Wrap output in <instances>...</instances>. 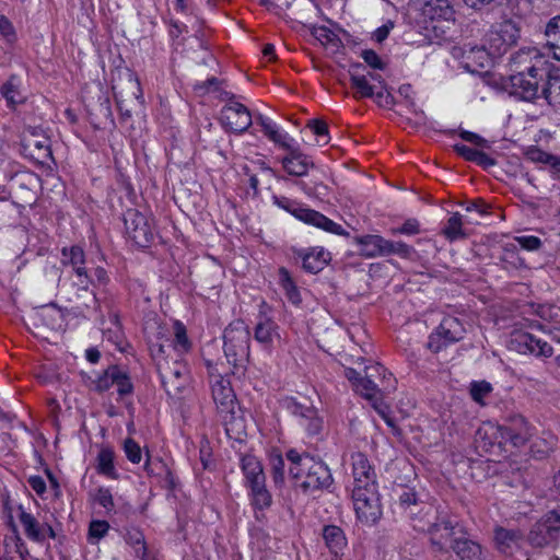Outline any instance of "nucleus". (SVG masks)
<instances>
[{
	"label": "nucleus",
	"mask_w": 560,
	"mask_h": 560,
	"mask_svg": "<svg viewBox=\"0 0 560 560\" xmlns=\"http://www.w3.org/2000/svg\"><path fill=\"white\" fill-rule=\"evenodd\" d=\"M501 440V427L492 424L490 422L481 425L475 436V443L477 448H480L482 452H491L495 445H501L503 442Z\"/></svg>",
	"instance_id": "25"
},
{
	"label": "nucleus",
	"mask_w": 560,
	"mask_h": 560,
	"mask_svg": "<svg viewBox=\"0 0 560 560\" xmlns=\"http://www.w3.org/2000/svg\"><path fill=\"white\" fill-rule=\"evenodd\" d=\"M451 549L463 560H483L481 546L464 536L454 538Z\"/></svg>",
	"instance_id": "30"
},
{
	"label": "nucleus",
	"mask_w": 560,
	"mask_h": 560,
	"mask_svg": "<svg viewBox=\"0 0 560 560\" xmlns=\"http://www.w3.org/2000/svg\"><path fill=\"white\" fill-rule=\"evenodd\" d=\"M464 4L475 11H485L502 2V0H463Z\"/></svg>",
	"instance_id": "54"
},
{
	"label": "nucleus",
	"mask_w": 560,
	"mask_h": 560,
	"mask_svg": "<svg viewBox=\"0 0 560 560\" xmlns=\"http://www.w3.org/2000/svg\"><path fill=\"white\" fill-rule=\"evenodd\" d=\"M117 365H112L106 369L102 375H100L94 381V389L98 393H104L108 390L115 383V378H117Z\"/></svg>",
	"instance_id": "44"
},
{
	"label": "nucleus",
	"mask_w": 560,
	"mask_h": 560,
	"mask_svg": "<svg viewBox=\"0 0 560 560\" xmlns=\"http://www.w3.org/2000/svg\"><path fill=\"white\" fill-rule=\"evenodd\" d=\"M511 346L520 353H533L537 357L549 358L553 353L552 347L544 340L534 337L532 334L518 331L513 334Z\"/></svg>",
	"instance_id": "16"
},
{
	"label": "nucleus",
	"mask_w": 560,
	"mask_h": 560,
	"mask_svg": "<svg viewBox=\"0 0 560 560\" xmlns=\"http://www.w3.org/2000/svg\"><path fill=\"white\" fill-rule=\"evenodd\" d=\"M117 378H115L114 385L117 386L118 394L120 396L129 395L132 393V384L129 376L117 366Z\"/></svg>",
	"instance_id": "50"
},
{
	"label": "nucleus",
	"mask_w": 560,
	"mask_h": 560,
	"mask_svg": "<svg viewBox=\"0 0 560 560\" xmlns=\"http://www.w3.org/2000/svg\"><path fill=\"white\" fill-rule=\"evenodd\" d=\"M1 94L7 100L8 105L12 107L25 101V96L20 91V80L16 75H11L2 85Z\"/></svg>",
	"instance_id": "37"
},
{
	"label": "nucleus",
	"mask_w": 560,
	"mask_h": 560,
	"mask_svg": "<svg viewBox=\"0 0 560 560\" xmlns=\"http://www.w3.org/2000/svg\"><path fill=\"white\" fill-rule=\"evenodd\" d=\"M285 408L299 418V423L310 435H316L320 432L323 421L317 415V410L310 402L298 401L295 398L284 400Z\"/></svg>",
	"instance_id": "13"
},
{
	"label": "nucleus",
	"mask_w": 560,
	"mask_h": 560,
	"mask_svg": "<svg viewBox=\"0 0 560 560\" xmlns=\"http://www.w3.org/2000/svg\"><path fill=\"white\" fill-rule=\"evenodd\" d=\"M67 295L70 302H75L80 298H84L82 305H78L77 308L80 313H84L85 310H96L97 299L96 294L89 290L90 285L93 284L92 278L89 276L88 270L71 271L68 276Z\"/></svg>",
	"instance_id": "6"
},
{
	"label": "nucleus",
	"mask_w": 560,
	"mask_h": 560,
	"mask_svg": "<svg viewBox=\"0 0 560 560\" xmlns=\"http://www.w3.org/2000/svg\"><path fill=\"white\" fill-rule=\"evenodd\" d=\"M510 66L512 74H539L547 72L545 57L536 47L521 48L512 56Z\"/></svg>",
	"instance_id": "9"
},
{
	"label": "nucleus",
	"mask_w": 560,
	"mask_h": 560,
	"mask_svg": "<svg viewBox=\"0 0 560 560\" xmlns=\"http://www.w3.org/2000/svg\"><path fill=\"white\" fill-rule=\"evenodd\" d=\"M360 245V254L364 257L371 258L383 256V244L385 238L380 235H364L355 238Z\"/></svg>",
	"instance_id": "36"
},
{
	"label": "nucleus",
	"mask_w": 560,
	"mask_h": 560,
	"mask_svg": "<svg viewBox=\"0 0 560 560\" xmlns=\"http://www.w3.org/2000/svg\"><path fill=\"white\" fill-rule=\"evenodd\" d=\"M271 468L273 474V480L276 483L283 482L284 479V460L281 455H278L271 460Z\"/></svg>",
	"instance_id": "57"
},
{
	"label": "nucleus",
	"mask_w": 560,
	"mask_h": 560,
	"mask_svg": "<svg viewBox=\"0 0 560 560\" xmlns=\"http://www.w3.org/2000/svg\"><path fill=\"white\" fill-rule=\"evenodd\" d=\"M352 468L354 487H376L375 471L364 454L357 453L352 456Z\"/></svg>",
	"instance_id": "21"
},
{
	"label": "nucleus",
	"mask_w": 560,
	"mask_h": 560,
	"mask_svg": "<svg viewBox=\"0 0 560 560\" xmlns=\"http://www.w3.org/2000/svg\"><path fill=\"white\" fill-rule=\"evenodd\" d=\"M159 371L162 384L170 396H177L188 384L186 366L180 362L160 365Z\"/></svg>",
	"instance_id": "14"
},
{
	"label": "nucleus",
	"mask_w": 560,
	"mask_h": 560,
	"mask_svg": "<svg viewBox=\"0 0 560 560\" xmlns=\"http://www.w3.org/2000/svg\"><path fill=\"white\" fill-rule=\"evenodd\" d=\"M94 500L106 511H112L115 506L113 495L107 488H98L94 494Z\"/></svg>",
	"instance_id": "52"
},
{
	"label": "nucleus",
	"mask_w": 560,
	"mask_h": 560,
	"mask_svg": "<svg viewBox=\"0 0 560 560\" xmlns=\"http://www.w3.org/2000/svg\"><path fill=\"white\" fill-rule=\"evenodd\" d=\"M523 538V532L517 528L495 526L493 529L494 547L503 555H513L517 549H520Z\"/></svg>",
	"instance_id": "18"
},
{
	"label": "nucleus",
	"mask_w": 560,
	"mask_h": 560,
	"mask_svg": "<svg viewBox=\"0 0 560 560\" xmlns=\"http://www.w3.org/2000/svg\"><path fill=\"white\" fill-rule=\"evenodd\" d=\"M279 277H280V283H281L282 288L285 290V293H287L289 300L292 303L298 304L301 301L300 293L298 291V288H296L294 281L292 280L289 271L285 268H280Z\"/></svg>",
	"instance_id": "43"
},
{
	"label": "nucleus",
	"mask_w": 560,
	"mask_h": 560,
	"mask_svg": "<svg viewBox=\"0 0 560 560\" xmlns=\"http://www.w3.org/2000/svg\"><path fill=\"white\" fill-rule=\"evenodd\" d=\"M306 454H300L295 450H290L287 453V458L290 462L289 474L296 481L302 482V480H306L307 469H305L302 464L304 463Z\"/></svg>",
	"instance_id": "39"
},
{
	"label": "nucleus",
	"mask_w": 560,
	"mask_h": 560,
	"mask_svg": "<svg viewBox=\"0 0 560 560\" xmlns=\"http://www.w3.org/2000/svg\"><path fill=\"white\" fill-rule=\"evenodd\" d=\"M254 337L264 347L269 348L280 339L279 326L271 318H261L255 327Z\"/></svg>",
	"instance_id": "26"
},
{
	"label": "nucleus",
	"mask_w": 560,
	"mask_h": 560,
	"mask_svg": "<svg viewBox=\"0 0 560 560\" xmlns=\"http://www.w3.org/2000/svg\"><path fill=\"white\" fill-rule=\"evenodd\" d=\"M252 503L257 510H264L271 505L272 497L266 489L265 482L250 486Z\"/></svg>",
	"instance_id": "41"
},
{
	"label": "nucleus",
	"mask_w": 560,
	"mask_h": 560,
	"mask_svg": "<svg viewBox=\"0 0 560 560\" xmlns=\"http://www.w3.org/2000/svg\"><path fill=\"white\" fill-rule=\"evenodd\" d=\"M361 57L363 60L374 69H383L384 63L380 59L378 55L372 49L362 50Z\"/></svg>",
	"instance_id": "62"
},
{
	"label": "nucleus",
	"mask_w": 560,
	"mask_h": 560,
	"mask_svg": "<svg viewBox=\"0 0 560 560\" xmlns=\"http://www.w3.org/2000/svg\"><path fill=\"white\" fill-rule=\"evenodd\" d=\"M19 520L26 537L33 541L43 542L47 537L51 539L56 537L54 528L48 523L40 524L31 513L21 511Z\"/></svg>",
	"instance_id": "19"
},
{
	"label": "nucleus",
	"mask_w": 560,
	"mask_h": 560,
	"mask_svg": "<svg viewBox=\"0 0 560 560\" xmlns=\"http://www.w3.org/2000/svg\"><path fill=\"white\" fill-rule=\"evenodd\" d=\"M280 207L291 212L296 219L312 224L316 228H320L327 232H331L334 234L342 235L345 234L341 225L335 223L324 214L307 208L300 207L288 199L281 200L278 202Z\"/></svg>",
	"instance_id": "11"
},
{
	"label": "nucleus",
	"mask_w": 560,
	"mask_h": 560,
	"mask_svg": "<svg viewBox=\"0 0 560 560\" xmlns=\"http://www.w3.org/2000/svg\"><path fill=\"white\" fill-rule=\"evenodd\" d=\"M430 541L438 551H447L454 541L453 526L450 522L430 524L428 527Z\"/></svg>",
	"instance_id": "24"
},
{
	"label": "nucleus",
	"mask_w": 560,
	"mask_h": 560,
	"mask_svg": "<svg viewBox=\"0 0 560 560\" xmlns=\"http://www.w3.org/2000/svg\"><path fill=\"white\" fill-rule=\"evenodd\" d=\"M109 529V524L106 521H93L90 524L89 534L92 538L100 539L104 537Z\"/></svg>",
	"instance_id": "55"
},
{
	"label": "nucleus",
	"mask_w": 560,
	"mask_h": 560,
	"mask_svg": "<svg viewBox=\"0 0 560 560\" xmlns=\"http://www.w3.org/2000/svg\"><path fill=\"white\" fill-rule=\"evenodd\" d=\"M423 15L431 22V30L441 38L455 25L456 13L448 0H427L422 8Z\"/></svg>",
	"instance_id": "4"
},
{
	"label": "nucleus",
	"mask_w": 560,
	"mask_h": 560,
	"mask_svg": "<svg viewBox=\"0 0 560 560\" xmlns=\"http://www.w3.org/2000/svg\"><path fill=\"white\" fill-rule=\"evenodd\" d=\"M98 471L107 477L115 478L114 454L109 450H102L97 456Z\"/></svg>",
	"instance_id": "45"
},
{
	"label": "nucleus",
	"mask_w": 560,
	"mask_h": 560,
	"mask_svg": "<svg viewBox=\"0 0 560 560\" xmlns=\"http://www.w3.org/2000/svg\"><path fill=\"white\" fill-rule=\"evenodd\" d=\"M526 156L532 162L544 164H550L555 160L553 155L534 147L527 150Z\"/></svg>",
	"instance_id": "53"
},
{
	"label": "nucleus",
	"mask_w": 560,
	"mask_h": 560,
	"mask_svg": "<svg viewBox=\"0 0 560 560\" xmlns=\"http://www.w3.org/2000/svg\"><path fill=\"white\" fill-rule=\"evenodd\" d=\"M545 48L560 61V15L551 18L545 25Z\"/></svg>",
	"instance_id": "29"
},
{
	"label": "nucleus",
	"mask_w": 560,
	"mask_h": 560,
	"mask_svg": "<svg viewBox=\"0 0 560 560\" xmlns=\"http://www.w3.org/2000/svg\"><path fill=\"white\" fill-rule=\"evenodd\" d=\"M465 329L462 323L453 316L444 317L438 329L429 337L428 348L432 352H440L450 343L464 338Z\"/></svg>",
	"instance_id": "8"
},
{
	"label": "nucleus",
	"mask_w": 560,
	"mask_h": 560,
	"mask_svg": "<svg viewBox=\"0 0 560 560\" xmlns=\"http://www.w3.org/2000/svg\"><path fill=\"white\" fill-rule=\"evenodd\" d=\"M373 372H377L380 374L381 372H385V369L377 363L371 366H365L364 376L360 378L354 388L361 396L370 400L372 405L375 401L383 402L380 398V390L377 389V385L372 381V377L374 376Z\"/></svg>",
	"instance_id": "22"
},
{
	"label": "nucleus",
	"mask_w": 560,
	"mask_h": 560,
	"mask_svg": "<svg viewBox=\"0 0 560 560\" xmlns=\"http://www.w3.org/2000/svg\"><path fill=\"white\" fill-rule=\"evenodd\" d=\"M442 233L451 242L467 237V234L463 229L462 215L458 212H455L450 217Z\"/></svg>",
	"instance_id": "40"
},
{
	"label": "nucleus",
	"mask_w": 560,
	"mask_h": 560,
	"mask_svg": "<svg viewBox=\"0 0 560 560\" xmlns=\"http://www.w3.org/2000/svg\"><path fill=\"white\" fill-rule=\"evenodd\" d=\"M313 34L322 44L332 43L337 38V35L326 26L316 27Z\"/></svg>",
	"instance_id": "61"
},
{
	"label": "nucleus",
	"mask_w": 560,
	"mask_h": 560,
	"mask_svg": "<svg viewBox=\"0 0 560 560\" xmlns=\"http://www.w3.org/2000/svg\"><path fill=\"white\" fill-rule=\"evenodd\" d=\"M501 427V440L503 443H511L515 447L523 446L532 436V429L526 419L521 415L512 416Z\"/></svg>",
	"instance_id": "15"
},
{
	"label": "nucleus",
	"mask_w": 560,
	"mask_h": 560,
	"mask_svg": "<svg viewBox=\"0 0 560 560\" xmlns=\"http://www.w3.org/2000/svg\"><path fill=\"white\" fill-rule=\"evenodd\" d=\"M352 501L358 520L364 525H374L382 516V505L376 487H353Z\"/></svg>",
	"instance_id": "3"
},
{
	"label": "nucleus",
	"mask_w": 560,
	"mask_h": 560,
	"mask_svg": "<svg viewBox=\"0 0 560 560\" xmlns=\"http://www.w3.org/2000/svg\"><path fill=\"white\" fill-rule=\"evenodd\" d=\"M492 390V386L490 383L482 381V382H474L470 385V395L471 398L478 402L483 404V398L487 397Z\"/></svg>",
	"instance_id": "48"
},
{
	"label": "nucleus",
	"mask_w": 560,
	"mask_h": 560,
	"mask_svg": "<svg viewBox=\"0 0 560 560\" xmlns=\"http://www.w3.org/2000/svg\"><path fill=\"white\" fill-rule=\"evenodd\" d=\"M0 34L9 42H12L15 38L12 23L3 15H0Z\"/></svg>",
	"instance_id": "64"
},
{
	"label": "nucleus",
	"mask_w": 560,
	"mask_h": 560,
	"mask_svg": "<svg viewBox=\"0 0 560 560\" xmlns=\"http://www.w3.org/2000/svg\"><path fill=\"white\" fill-rule=\"evenodd\" d=\"M288 155H285L282 160V166L288 172L289 175L293 176H304L307 174L310 167L314 166L313 161L305 154H303L299 149L293 148L290 144V149Z\"/></svg>",
	"instance_id": "23"
},
{
	"label": "nucleus",
	"mask_w": 560,
	"mask_h": 560,
	"mask_svg": "<svg viewBox=\"0 0 560 560\" xmlns=\"http://www.w3.org/2000/svg\"><path fill=\"white\" fill-rule=\"evenodd\" d=\"M212 398L221 413H233L236 397L228 380H215L212 384Z\"/></svg>",
	"instance_id": "20"
},
{
	"label": "nucleus",
	"mask_w": 560,
	"mask_h": 560,
	"mask_svg": "<svg viewBox=\"0 0 560 560\" xmlns=\"http://www.w3.org/2000/svg\"><path fill=\"white\" fill-rule=\"evenodd\" d=\"M413 253V248L402 242H392L385 240L383 244V256L396 254L400 257L407 258Z\"/></svg>",
	"instance_id": "47"
},
{
	"label": "nucleus",
	"mask_w": 560,
	"mask_h": 560,
	"mask_svg": "<svg viewBox=\"0 0 560 560\" xmlns=\"http://www.w3.org/2000/svg\"><path fill=\"white\" fill-rule=\"evenodd\" d=\"M420 232L419 222L416 219H408L405 223L397 229H393V234H407V235H416Z\"/></svg>",
	"instance_id": "56"
},
{
	"label": "nucleus",
	"mask_w": 560,
	"mask_h": 560,
	"mask_svg": "<svg viewBox=\"0 0 560 560\" xmlns=\"http://www.w3.org/2000/svg\"><path fill=\"white\" fill-rule=\"evenodd\" d=\"M515 241L520 244V246L527 250H537L541 247V241L537 236H518Z\"/></svg>",
	"instance_id": "58"
},
{
	"label": "nucleus",
	"mask_w": 560,
	"mask_h": 560,
	"mask_svg": "<svg viewBox=\"0 0 560 560\" xmlns=\"http://www.w3.org/2000/svg\"><path fill=\"white\" fill-rule=\"evenodd\" d=\"M244 166L253 167L256 173L260 172L264 178L272 177L275 175L273 170L261 159L252 160L249 164H245Z\"/></svg>",
	"instance_id": "60"
},
{
	"label": "nucleus",
	"mask_w": 560,
	"mask_h": 560,
	"mask_svg": "<svg viewBox=\"0 0 560 560\" xmlns=\"http://www.w3.org/2000/svg\"><path fill=\"white\" fill-rule=\"evenodd\" d=\"M220 121L225 129L238 133L247 130L253 124L249 109L235 101H230L223 106Z\"/></svg>",
	"instance_id": "12"
},
{
	"label": "nucleus",
	"mask_w": 560,
	"mask_h": 560,
	"mask_svg": "<svg viewBox=\"0 0 560 560\" xmlns=\"http://www.w3.org/2000/svg\"><path fill=\"white\" fill-rule=\"evenodd\" d=\"M558 527L551 525L546 517L544 522L537 523L530 530L528 540L534 547H544L556 539Z\"/></svg>",
	"instance_id": "27"
},
{
	"label": "nucleus",
	"mask_w": 560,
	"mask_h": 560,
	"mask_svg": "<svg viewBox=\"0 0 560 560\" xmlns=\"http://www.w3.org/2000/svg\"><path fill=\"white\" fill-rule=\"evenodd\" d=\"M242 470L248 487L265 482V474L260 462L252 455H245L241 460Z\"/></svg>",
	"instance_id": "32"
},
{
	"label": "nucleus",
	"mask_w": 560,
	"mask_h": 560,
	"mask_svg": "<svg viewBox=\"0 0 560 560\" xmlns=\"http://www.w3.org/2000/svg\"><path fill=\"white\" fill-rule=\"evenodd\" d=\"M21 144L24 154L38 163H45L51 158L50 138L40 127H25Z\"/></svg>",
	"instance_id": "5"
},
{
	"label": "nucleus",
	"mask_w": 560,
	"mask_h": 560,
	"mask_svg": "<svg viewBox=\"0 0 560 560\" xmlns=\"http://www.w3.org/2000/svg\"><path fill=\"white\" fill-rule=\"evenodd\" d=\"M224 354L236 366L249 355L250 332L241 319L232 322L224 330Z\"/></svg>",
	"instance_id": "1"
},
{
	"label": "nucleus",
	"mask_w": 560,
	"mask_h": 560,
	"mask_svg": "<svg viewBox=\"0 0 560 560\" xmlns=\"http://www.w3.org/2000/svg\"><path fill=\"white\" fill-rule=\"evenodd\" d=\"M127 542L133 546L137 556L143 558L147 553V547L144 544V536L140 530H131L127 534Z\"/></svg>",
	"instance_id": "49"
},
{
	"label": "nucleus",
	"mask_w": 560,
	"mask_h": 560,
	"mask_svg": "<svg viewBox=\"0 0 560 560\" xmlns=\"http://www.w3.org/2000/svg\"><path fill=\"white\" fill-rule=\"evenodd\" d=\"M323 538L330 552L335 556H338L347 545L342 529L335 525L324 527Z\"/></svg>",
	"instance_id": "34"
},
{
	"label": "nucleus",
	"mask_w": 560,
	"mask_h": 560,
	"mask_svg": "<svg viewBox=\"0 0 560 560\" xmlns=\"http://www.w3.org/2000/svg\"><path fill=\"white\" fill-rule=\"evenodd\" d=\"M61 265L65 268H71L73 272L86 269L83 248L77 245L63 247L61 249Z\"/></svg>",
	"instance_id": "33"
},
{
	"label": "nucleus",
	"mask_w": 560,
	"mask_h": 560,
	"mask_svg": "<svg viewBox=\"0 0 560 560\" xmlns=\"http://www.w3.org/2000/svg\"><path fill=\"white\" fill-rule=\"evenodd\" d=\"M3 546L2 560H25V556L28 553L24 541L19 535L5 537Z\"/></svg>",
	"instance_id": "35"
},
{
	"label": "nucleus",
	"mask_w": 560,
	"mask_h": 560,
	"mask_svg": "<svg viewBox=\"0 0 560 560\" xmlns=\"http://www.w3.org/2000/svg\"><path fill=\"white\" fill-rule=\"evenodd\" d=\"M303 268L312 273H317L325 268L331 259L330 253L324 248H312L307 253H300Z\"/></svg>",
	"instance_id": "31"
},
{
	"label": "nucleus",
	"mask_w": 560,
	"mask_h": 560,
	"mask_svg": "<svg viewBox=\"0 0 560 560\" xmlns=\"http://www.w3.org/2000/svg\"><path fill=\"white\" fill-rule=\"evenodd\" d=\"M490 57L494 56L489 51L485 40L481 46H471L464 49L466 67L471 71H476L477 68H486L490 63Z\"/></svg>",
	"instance_id": "28"
},
{
	"label": "nucleus",
	"mask_w": 560,
	"mask_h": 560,
	"mask_svg": "<svg viewBox=\"0 0 560 560\" xmlns=\"http://www.w3.org/2000/svg\"><path fill=\"white\" fill-rule=\"evenodd\" d=\"M261 130L265 133V136L268 137L269 140H271L276 144L280 145L283 149H290V141H292V139H289L288 135L281 133L272 121L265 125V127L261 128Z\"/></svg>",
	"instance_id": "46"
},
{
	"label": "nucleus",
	"mask_w": 560,
	"mask_h": 560,
	"mask_svg": "<svg viewBox=\"0 0 560 560\" xmlns=\"http://www.w3.org/2000/svg\"><path fill=\"white\" fill-rule=\"evenodd\" d=\"M520 37L521 30L517 23L512 20H503L491 25L485 42L493 56H501L516 45Z\"/></svg>",
	"instance_id": "2"
},
{
	"label": "nucleus",
	"mask_w": 560,
	"mask_h": 560,
	"mask_svg": "<svg viewBox=\"0 0 560 560\" xmlns=\"http://www.w3.org/2000/svg\"><path fill=\"white\" fill-rule=\"evenodd\" d=\"M459 136L463 140H465L467 142H471V143L476 144L477 147L487 148V149L490 148V142L487 139H483L482 137H480L479 135H477L475 132L463 130V131H460Z\"/></svg>",
	"instance_id": "59"
},
{
	"label": "nucleus",
	"mask_w": 560,
	"mask_h": 560,
	"mask_svg": "<svg viewBox=\"0 0 560 560\" xmlns=\"http://www.w3.org/2000/svg\"><path fill=\"white\" fill-rule=\"evenodd\" d=\"M302 466L307 469L306 480L299 482V487L305 492H312L328 488L332 483L329 468L313 456L305 455Z\"/></svg>",
	"instance_id": "10"
},
{
	"label": "nucleus",
	"mask_w": 560,
	"mask_h": 560,
	"mask_svg": "<svg viewBox=\"0 0 560 560\" xmlns=\"http://www.w3.org/2000/svg\"><path fill=\"white\" fill-rule=\"evenodd\" d=\"M454 151L466 161L475 162L479 150L469 148L465 144H455Z\"/></svg>",
	"instance_id": "63"
},
{
	"label": "nucleus",
	"mask_w": 560,
	"mask_h": 560,
	"mask_svg": "<svg viewBox=\"0 0 560 560\" xmlns=\"http://www.w3.org/2000/svg\"><path fill=\"white\" fill-rule=\"evenodd\" d=\"M542 94L549 103L560 104V73L556 71L548 75L546 85L542 88Z\"/></svg>",
	"instance_id": "42"
},
{
	"label": "nucleus",
	"mask_w": 560,
	"mask_h": 560,
	"mask_svg": "<svg viewBox=\"0 0 560 560\" xmlns=\"http://www.w3.org/2000/svg\"><path fill=\"white\" fill-rule=\"evenodd\" d=\"M350 84L351 89L354 90L353 97L355 100L368 98L374 95V86L370 84L366 75L351 71Z\"/></svg>",
	"instance_id": "38"
},
{
	"label": "nucleus",
	"mask_w": 560,
	"mask_h": 560,
	"mask_svg": "<svg viewBox=\"0 0 560 560\" xmlns=\"http://www.w3.org/2000/svg\"><path fill=\"white\" fill-rule=\"evenodd\" d=\"M545 73H517L510 75L511 93L525 101H533L538 96L539 81Z\"/></svg>",
	"instance_id": "17"
},
{
	"label": "nucleus",
	"mask_w": 560,
	"mask_h": 560,
	"mask_svg": "<svg viewBox=\"0 0 560 560\" xmlns=\"http://www.w3.org/2000/svg\"><path fill=\"white\" fill-rule=\"evenodd\" d=\"M124 450L127 458L133 463L138 464L141 460L142 452L139 444L132 439H126L124 443Z\"/></svg>",
	"instance_id": "51"
},
{
	"label": "nucleus",
	"mask_w": 560,
	"mask_h": 560,
	"mask_svg": "<svg viewBox=\"0 0 560 560\" xmlns=\"http://www.w3.org/2000/svg\"><path fill=\"white\" fill-rule=\"evenodd\" d=\"M126 234L140 247H148L154 238L152 221L138 209H127L124 213Z\"/></svg>",
	"instance_id": "7"
}]
</instances>
